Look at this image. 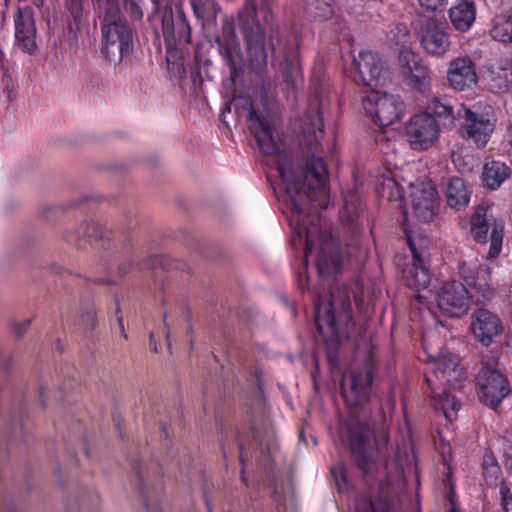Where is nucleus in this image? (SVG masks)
<instances>
[{"mask_svg": "<svg viewBox=\"0 0 512 512\" xmlns=\"http://www.w3.org/2000/svg\"><path fill=\"white\" fill-rule=\"evenodd\" d=\"M445 196L447 204L451 208L460 210L468 206L471 198V190L463 179L452 177L448 182Z\"/></svg>", "mask_w": 512, "mask_h": 512, "instance_id": "27", "label": "nucleus"}, {"mask_svg": "<svg viewBox=\"0 0 512 512\" xmlns=\"http://www.w3.org/2000/svg\"><path fill=\"white\" fill-rule=\"evenodd\" d=\"M248 120L259 150L264 155L275 157L276 169L285 185L292 212L291 245L298 250L305 235L304 265L307 266L309 257L315 254V264L320 276L338 272L341 268L339 249L330 232L322 229L319 216V212L326 208L329 179L324 160L315 154L324 137L321 114L317 112L312 119L311 127L303 129V144L307 149V157L299 173H296L293 167L291 154L275 139L274 129L268 117L258 113L251 106Z\"/></svg>", "mask_w": 512, "mask_h": 512, "instance_id": "1", "label": "nucleus"}, {"mask_svg": "<svg viewBox=\"0 0 512 512\" xmlns=\"http://www.w3.org/2000/svg\"><path fill=\"white\" fill-rule=\"evenodd\" d=\"M348 437L351 454L356 466L366 472L377 451L375 430L367 423L350 419L348 422Z\"/></svg>", "mask_w": 512, "mask_h": 512, "instance_id": "7", "label": "nucleus"}, {"mask_svg": "<svg viewBox=\"0 0 512 512\" xmlns=\"http://www.w3.org/2000/svg\"><path fill=\"white\" fill-rule=\"evenodd\" d=\"M104 53L113 63L130 58L134 50L133 31L127 22L118 16L106 15L102 25Z\"/></svg>", "mask_w": 512, "mask_h": 512, "instance_id": "5", "label": "nucleus"}, {"mask_svg": "<svg viewBox=\"0 0 512 512\" xmlns=\"http://www.w3.org/2000/svg\"><path fill=\"white\" fill-rule=\"evenodd\" d=\"M308 281H309V278H308V276H307V275H306V277H305V283H304V281H303V279H302V275H301V273H300V272L298 273V286H299V288H300L303 292H304V290H305L306 288H307V289H309Z\"/></svg>", "mask_w": 512, "mask_h": 512, "instance_id": "51", "label": "nucleus"}, {"mask_svg": "<svg viewBox=\"0 0 512 512\" xmlns=\"http://www.w3.org/2000/svg\"><path fill=\"white\" fill-rule=\"evenodd\" d=\"M460 107H465L463 104H452L447 98L432 97L425 104V110L430 115H434L440 119L450 120L451 123L461 119Z\"/></svg>", "mask_w": 512, "mask_h": 512, "instance_id": "26", "label": "nucleus"}, {"mask_svg": "<svg viewBox=\"0 0 512 512\" xmlns=\"http://www.w3.org/2000/svg\"><path fill=\"white\" fill-rule=\"evenodd\" d=\"M117 321H118V325H119V328H120V330H121V333H122L123 337H124L125 339H127V334L125 333V330H124L123 317H122L121 315H119V316L117 317Z\"/></svg>", "mask_w": 512, "mask_h": 512, "instance_id": "53", "label": "nucleus"}, {"mask_svg": "<svg viewBox=\"0 0 512 512\" xmlns=\"http://www.w3.org/2000/svg\"><path fill=\"white\" fill-rule=\"evenodd\" d=\"M483 476L484 479L489 486L497 485L499 478L501 476V468L500 466L491 467V468H483Z\"/></svg>", "mask_w": 512, "mask_h": 512, "instance_id": "44", "label": "nucleus"}, {"mask_svg": "<svg viewBox=\"0 0 512 512\" xmlns=\"http://www.w3.org/2000/svg\"><path fill=\"white\" fill-rule=\"evenodd\" d=\"M271 3L272 0H263L261 11L263 12V18L265 23H269L272 19V11H271Z\"/></svg>", "mask_w": 512, "mask_h": 512, "instance_id": "49", "label": "nucleus"}, {"mask_svg": "<svg viewBox=\"0 0 512 512\" xmlns=\"http://www.w3.org/2000/svg\"><path fill=\"white\" fill-rule=\"evenodd\" d=\"M471 301L475 302L474 295L458 281L445 283L436 294L438 308L450 317L465 315Z\"/></svg>", "mask_w": 512, "mask_h": 512, "instance_id": "14", "label": "nucleus"}, {"mask_svg": "<svg viewBox=\"0 0 512 512\" xmlns=\"http://www.w3.org/2000/svg\"><path fill=\"white\" fill-rule=\"evenodd\" d=\"M314 321L318 338L326 343L339 344L351 337L354 321L352 317L350 291L343 287L337 296L334 291L329 297L313 289Z\"/></svg>", "mask_w": 512, "mask_h": 512, "instance_id": "3", "label": "nucleus"}, {"mask_svg": "<svg viewBox=\"0 0 512 512\" xmlns=\"http://www.w3.org/2000/svg\"><path fill=\"white\" fill-rule=\"evenodd\" d=\"M382 194L387 195L390 201L402 202L405 198L404 188L391 177H383L382 181Z\"/></svg>", "mask_w": 512, "mask_h": 512, "instance_id": "37", "label": "nucleus"}, {"mask_svg": "<svg viewBox=\"0 0 512 512\" xmlns=\"http://www.w3.org/2000/svg\"><path fill=\"white\" fill-rule=\"evenodd\" d=\"M489 274L490 268L485 264L463 261L459 265V275L464 282L462 284L474 295L475 303L492 298L493 291L487 282Z\"/></svg>", "mask_w": 512, "mask_h": 512, "instance_id": "15", "label": "nucleus"}, {"mask_svg": "<svg viewBox=\"0 0 512 512\" xmlns=\"http://www.w3.org/2000/svg\"><path fill=\"white\" fill-rule=\"evenodd\" d=\"M449 85L457 91H465L476 85V65L469 57H458L450 61L447 71Z\"/></svg>", "mask_w": 512, "mask_h": 512, "instance_id": "21", "label": "nucleus"}, {"mask_svg": "<svg viewBox=\"0 0 512 512\" xmlns=\"http://www.w3.org/2000/svg\"><path fill=\"white\" fill-rule=\"evenodd\" d=\"M191 6H192V9H193V12H194L195 16L197 18H201L202 17V13H203V9L198 4L197 0H192L191 1Z\"/></svg>", "mask_w": 512, "mask_h": 512, "instance_id": "50", "label": "nucleus"}, {"mask_svg": "<svg viewBox=\"0 0 512 512\" xmlns=\"http://www.w3.org/2000/svg\"><path fill=\"white\" fill-rule=\"evenodd\" d=\"M461 119L458 121L461 134L475 143L478 148H483L488 143L494 129L495 118L488 111L476 113L467 107H460Z\"/></svg>", "mask_w": 512, "mask_h": 512, "instance_id": "11", "label": "nucleus"}, {"mask_svg": "<svg viewBox=\"0 0 512 512\" xmlns=\"http://www.w3.org/2000/svg\"><path fill=\"white\" fill-rule=\"evenodd\" d=\"M399 66L403 75L407 78L418 66L424 63L422 57L410 48L403 47L399 51Z\"/></svg>", "mask_w": 512, "mask_h": 512, "instance_id": "34", "label": "nucleus"}, {"mask_svg": "<svg viewBox=\"0 0 512 512\" xmlns=\"http://www.w3.org/2000/svg\"><path fill=\"white\" fill-rule=\"evenodd\" d=\"M422 344L427 363L424 376L430 389L433 405L451 422L452 417L460 409V403L448 391L462 386L466 378L465 372L455 354L443 348L433 353L426 346V340H423Z\"/></svg>", "mask_w": 512, "mask_h": 512, "instance_id": "2", "label": "nucleus"}, {"mask_svg": "<svg viewBox=\"0 0 512 512\" xmlns=\"http://www.w3.org/2000/svg\"><path fill=\"white\" fill-rule=\"evenodd\" d=\"M15 35L36 33L33 12L29 7L18 8L15 15Z\"/></svg>", "mask_w": 512, "mask_h": 512, "instance_id": "35", "label": "nucleus"}, {"mask_svg": "<svg viewBox=\"0 0 512 512\" xmlns=\"http://www.w3.org/2000/svg\"><path fill=\"white\" fill-rule=\"evenodd\" d=\"M158 260H159L158 256H152L147 260V262H145L144 266L145 267H154L156 265V263L158 262Z\"/></svg>", "mask_w": 512, "mask_h": 512, "instance_id": "52", "label": "nucleus"}, {"mask_svg": "<svg viewBox=\"0 0 512 512\" xmlns=\"http://www.w3.org/2000/svg\"><path fill=\"white\" fill-rule=\"evenodd\" d=\"M153 340H154V334L150 333V346L153 345Z\"/></svg>", "mask_w": 512, "mask_h": 512, "instance_id": "61", "label": "nucleus"}, {"mask_svg": "<svg viewBox=\"0 0 512 512\" xmlns=\"http://www.w3.org/2000/svg\"><path fill=\"white\" fill-rule=\"evenodd\" d=\"M116 304H117L116 314L118 315L120 313V306H119L118 299H116Z\"/></svg>", "mask_w": 512, "mask_h": 512, "instance_id": "60", "label": "nucleus"}, {"mask_svg": "<svg viewBox=\"0 0 512 512\" xmlns=\"http://www.w3.org/2000/svg\"><path fill=\"white\" fill-rule=\"evenodd\" d=\"M166 340H167L168 348L171 349V342H170V333H169V331L166 333Z\"/></svg>", "mask_w": 512, "mask_h": 512, "instance_id": "56", "label": "nucleus"}, {"mask_svg": "<svg viewBox=\"0 0 512 512\" xmlns=\"http://www.w3.org/2000/svg\"><path fill=\"white\" fill-rule=\"evenodd\" d=\"M490 35L497 41L512 43V8L494 16Z\"/></svg>", "mask_w": 512, "mask_h": 512, "instance_id": "28", "label": "nucleus"}, {"mask_svg": "<svg viewBox=\"0 0 512 512\" xmlns=\"http://www.w3.org/2000/svg\"><path fill=\"white\" fill-rule=\"evenodd\" d=\"M30 324H31V320L30 319H25V320H23L21 322L15 323V324H13V327H12L13 332L17 336L21 337L27 331V329L29 328Z\"/></svg>", "mask_w": 512, "mask_h": 512, "instance_id": "47", "label": "nucleus"}, {"mask_svg": "<svg viewBox=\"0 0 512 512\" xmlns=\"http://www.w3.org/2000/svg\"><path fill=\"white\" fill-rule=\"evenodd\" d=\"M219 52L223 58L225 66L229 69V76L233 83L243 73V54L239 43L235 38L226 40L224 42L218 41Z\"/></svg>", "mask_w": 512, "mask_h": 512, "instance_id": "23", "label": "nucleus"}, {"mask_svg": "<svg viewBox=\"0 0 512 512\" xmlns=\"http://www.w3.org/2000/svg\"><path fill=\"white\" fill-rule=\"evenodd\" d=\"M471 329L475 338L484 346H489L503 331L500 318L493 312L480 308L472 315Z\"/></svg>", "mask_w": 512, "mask_h": 512, "instance_id": "20", "label": "nucleus"}, {"mask_svg": "<svg viewBox=\"0 0 512 512\" xmlns=\"http://www.w3.org/2000/svg\"><path fill=\"white\" fill-rule=\"evenodd\" d=\"M508 142L509 144L511 145L512 147V124L510 125L509 129H508Z\"/></svg>", "mask_w": 512, "mask_h": 512, "instance_id": "54", "label": "nucleus"}, {"mask_svg": "<svg viewBox=\"0 0 512 512\" xmlns=\"http://www.w3.org/2000/svg\"><path fill=\"white\" fill-rule=\"evenodd\" d=\"M241 478H242L243 483H245V484H246L247 479H246V477L244 476V468H242V476H241Z\"/></svg>", "mask_w": 512, "mask_h": 512, "instance_id": "59", "label": "nucleus"}, {"mask_svg": "<svg viewBox=\"0 0 512 512\" xmlns=\"http://www.w3.org/2000/svg\"><path fill=\"white\" fill-rule=\"evenodd\" d=\"M470 233L477 243H486L490 238V247L487 253L488 258H495L499 255L503 243V224L492 216H487V209L479 205L470 221Z\"/></svg>", "mask_w": 512, "mask_h": 512, "instance_id": "9", "label": "nucleus"}, {"mask_svg": "<svg viewBox=\"0 0 512 512\" xmlns=\"http://www.w3.org/2000/svg\"><path fill=\"white\" fill-rule=\"evenodd\" d=\"M373 371V361L366 359L361 365L351 367L350 371L344 374L341 391L348 405L358 406L366 401L373 381Z\"/></svg>", "mask_w": 512, "mask_h": 512, "instance_id": "8", "label": "nucleus"}, {"mask_svg": "<svg viewBox=\"0 0 512 512\" xmlns=\"http://www.w3.org/2000/svg\"><path fill=\"white\" fill-rule=\"evenodd\" d=\"M399 66L403 75L407 78L418 66L424 63L422 57L410 48L403 47L399 51Z\"/></svg>", "mask_w": 512, "mask_h": 512, "instance_id": "32", "label": "nucleus"}, {"mask_svg": "<svg viewBox=\"0 0 512 512\" xmlns=\"http://www.w3.org/2000/svg\"><path fill=\"white\" fill-rule=\"evenodd\" d=\"M16 45L23 51L30 55L34 54L37 50L36 33L15 35Z\"/></svg>", "mask_w": 512, "mask_h": 512, "instance_id": "40", "label": "nucleus"}, {"mask_svg": "<svg viewBox=\"0 0 512 512\" xmlns=\"http://www.w3.org/2000/svg\"><path fill=\"white\" fill-rule=\"evenodd\" d=\"M71 1V15L74 18V21L77 23L81 20L82 16V2L81 0H70ZM68 5V0H66V6Z\"/></svg>", "mask_w": 512, "mask_h": 512, "instance_id": "46", "label": "nucleus"}, {"mask_svg": "<svg viewBox=\"0 0 512 512\" xmlns=\"http://www.w3.org/2000/svg\"><path fill=\"white\" fill-rule=\"evenodd\" d=\"M403 215H404V217H405V218L407 217V212H406V210H403Z\"/></svg>", "mask_w": 512, "mask_h": 512, "instance_id": "64", "label": "nucleus"}, {"mask_svg": "<svg viewBox=\"0 0 512 512\" xmlns=\"http://www.w3.org/2000/svg\"><path fill=\"white\" fill-rule=\"evenodd\" d=\"M238 23L244 37L249 65L256 74L261 75L267 68L268 48L265 29L257 17V0H245L238 13Z\"/></svg>", "mask_w": 512, "mask_h": 512, "instance_id": "4", "label": "nucleus"}, {"mask_svg": "<svg viewBox=\"0 0 512 512\" xmlns=\"http://www.w3.org/2000/svg\"><path fill=\"white\" fill-rule=\"evenodd\" d=\"M499 466L496 457L491 451H486L483 456L482 468H491Z\"/></svg>", "mask_w": 512, "mask_h": 512, "instance_id": "48", "label": "nucleus"}, {"mask_svg": "<svg viewBox=\"0 0 512 512\" xmlns=\"http://www.w3.org/2000/svg\"><path fill=\"white\" fill-rule=\"evenodd\" d=\"M356 512H376L372 501L368 498L358 499L355 503ZM389 512V511H384Z\"/></svg>", "mask_w": 512, "mask_h": 512, "instance_id": "45", "label": "nucleus"}, {"mask_svg": "<svg viewBox=\"0 0 512 512\" xmlns=\"http://www.w3.org/2000/svg\"><path fill=\"white\" fill-rule=\"evenodd\" d=\"M499 493L503 510L505 512H512V492L510 484L506 481H501Z\"/></svg>", "mask_w": 512, "mask_h": 512, "instance_id": "42", "label": "nucleus"}, {"mask_svg": "<svg viewBox=\"0 0 512 512\" xmlns=\"http://www.w3.org/2000/svg\"><path fill=\"white\" fill-rule=\"evenodd\" d=\"M79 325L85 332H91L96 328L97 316L93 302L89 301L83 305Z\"/></svg>", "mask_w": 512, "mask_h": 512, "instance_id": "38", "label": "nucleus"}, {"mask_svg": "<svg viewBox=\"0 0 512 512\" xmlns=\"http://www.w3.org/2000/svg\"><path fill=\"white\" fill-rule=\"evenodd\" d=\"M405 135L415 149L426 150L433 146L440 136V125L428 112H419L405 124Z\"/></svg>", "mask_w": 512, "mask_h": 512, "instance_id": "12", "label": "nucleus"}, {"mask_svg": "<svg viewBox=\"0 0 512 512\" xmlns=\"http://www.w3.org/2000/svg\"><path fill=\"white\" fill-rule=\"evenodd\" d=\"M330 471L339 490L345 488L348 485V475L344 464L338 463L332 466Z\"/></svg>", "mask_w": 512, "mask_h": 512, "instance_id": "41", "label": "nucleus"}, {"mask_svg": "<svg viewBox=\"0 0 512 512\" xmlns=\"http://www.w3.org/2000/svg\"><path fill=\"white\" fill-rule=\"evenodd\" d=\"M399 66L403 75L407 78L418 66L424 63L422 57L410 48L403 47L399 51Z\"/></svg>", "mask_w": 512, "mask_h": 512, "instance_id": "33", "label": "nucleus"}, {"mask_svg": "<svg viewBox=\"0 0 512 512\" xmlns=\"http://www.w3.org/2000/svg\"><path fill=\"white\" fill-rule=\"evenodd\" d=\"M407 234V242L412 253V265L407 270H404V278L406 284L415 289L416 291H420L421 289H425L428 287L430 283V271L427 267L424 266L423 260L421 258L420 252L416 249L414 241L410 234Z\"/></svg>", "mask_w": 512, "mask_h": 512, "instance_id": "22", "label": "nucleus"}, {"mask_svg": "<svg viewBox=\"0 0 512 512\" xmlns=\"http://www.w3.org/2000/svg\"><path fill=\"white\" fill-rule=\"evenodd\" d=\"M510 176V168L503 162L486 163L483 170V182L490 189H497Z\"/></svg>", "mask_w": 512, "mask_h": 512, "instance_id": "30", "label": "nucleus"}, {"mask_svg": "<svg viewBox=\"0 0 512 512\" xmlns=\"http://www.w3.org/2000/svg\"><path fill=\"white\" fill-rule=\"evenodd\" d=\"M349 210V205H348V202L346 201L345 202V208H344V211L342 213V217L344 218L345 217V213Z\"/></svg>", "mask_w": 512, "mask_h": 512, "instance_id": "57", "label": "nucleus"}, {"mask_svg": "<svg viewBox=\"0 0 512 512\" xmlns=\"http://www.w3.org/2000/svg\"><path fill=\"white\" fill-rule=\"evenodd\" d=\"M423 49L431 56H443L450 49V37L445 24L436 20H428L419 30Z\"/></svg>", "mask_w": 512, "mask_h": 512, "instance_id": "18", "label": "nucleus"}, {"mask_svg": "<svg viewBox=\"0 0 512 512\" xmlns=\"http://www.w3.org/2000/svg\"><path fill=\"white\" fill-rule=\"evenodd\" d=\"M413 213L419 221L433 220L439 207L440 198L431 181L410 184Z\"/></svg>", "mask_w": 512, "mask_h": 512, "instance_id": "16", "label": "nucleus"}, {"mask_svg": "<svg viewBox=\"0 0 512 512\" xmlns=\"http://www.w3.org/2000/svg\"><path fill=\"white\" fill-rule=\"evenodd\" d=\"M476 379L481 402L491 408H496L511 392L510 385L505 376L488 365L480 369Z\"/></svg>", "mask_w": 512, "mask_h": 512, "instance_id": "13", "label": "nucleus"}, {"mask_svg": "<svg viewBox=\"0 0 512 512\" xmlns=\"http://www.w3.org/2000/svg\"><path fill=\"white\" fill-rule=\"evenodd\" d=\"M489 85L496 93L507 91L512 85V63L493 66L489 73Z\"/></svg>", "mask_w": 512, "mask_h": 512, "instance_id": "29", "label": "nucleus"}, {"mask_svg": "<svg viewBox=\"0 0 512 512\" xmlns=\"http://www.w3.org/2000/svg\"><path fill=\"white\" fill-rule=\"evenodd\" d=\"M77 234L80 238L89 239H102L105 237L104 228L93 221H86L82 223L77 230Z\"/></svg>", "mask_w": 512, "mask_h": 512, "instance_id": "39", "label": "nucleus"}, {"mask_svg": "<svg viewBox=\"0 0 512 512\" xmlns=\"http://www.w3.org/2000/svg\"><path fill=\"white\" fill-rule=\"evenodd\" d=\"M309 15L318 20H326L333 14L334 0H305Z\"/></svg>", "mask_w": 512, "mask_h": 512, "instance_id": "36", "label": "nucleus"}, {"mask_svg": "<svg viewBox=\"0 0 512 512\" xmlns=\"http://www.w3.org/2000/svg\"><path fill=\"white\" fill-rule=\"evenodd\" d=\"M155 9H159L162 0H150Z\"/></svg>", "mask_w": 512, "mask_h": 512, "instance_id": "55", "label": "nucleus"}, {"mask_svg": "<svg viewBox=\"0 0 512 512\" xmlns=\"http://www.w3.org/2000/svg\"><path fill=\"white\" fill-rule=\"evenodd\" d=\"M351 75L355 83L373 89L385 84L389 71L378 53L365 50L354 57Z\"/></svg>", "mask_w": 512, "mask_h": 512, "instance_id": "10", "label": "nucleus"}, {"mask_svg": "<svg viewBox=\"0 0 512 512\" xmlns=\"http://www.w3.org/2000/svg\"><path fill=\"white\" fill-rule=\"evenodd\" d=\"M163 36L168 50L180 44L191 43V26L185 12L178 8L175 17L172 12L162 20Z\"/></svg>", "mask_w": 512, "mask_h": 512, "instance_id": "19", "label": "nucleus"}, {"mask_svg": "<svg viewBox=\"0 0 512 512\" xmlns=\"http://www.w3.org/2000/svg\"><path fill=\"white\" fill-rule=\"evenodd\" d=\"M420 7L428 12H437L444 9L448 0H418Z\"/></svg>", "mask_w": 512, "mask_h": 512, "instance_id": "43", "label": "nucleus"}, {"mask_svg": "<svg viewBox=\"0 0 512 512\" xmlns=\"http://www.w3.org/2000/svg\"><path fill=\"white\" fill-rule=\"evenodd\" d=\"M365 114L380 127L399 121L405 112V104L399 96L381 93L374 88L362 97Z\"/></svg>", "mask_w": 512, "mask_h": 512, "instance_id": "6", "label": "nucleus"}, {"mask_svg": "<svg viewBox=\"0 0 512 512\" xmlns=\"http://www.w3.org/2000/svg\"><path fill=\"white\" fill-rule=\"evenodd\" d=\"M406 79L410 87L420 93H425L431 89L432 72L425 62L418 66Z\"/></svg>", "mask_w": 512, "mask_h": 512, "instance_id": "31", "label": "nucleus"}, {"mask_svg": "<svg viewBox=\"0 0 512 512\" xmlns=\"http://www.w3.org/2000/svg\"><path fill=\"white\" fill-rule=\"evenodd\" d=\"M132 467L139 480V490L142 494L145 508L148 512H160V498L164 493L162 483H159L152 492L148 491L146 487V471L144 466L140 462H135Z\"/></svg>", "mask_w": 512, "mask_h": 512, "instance_id": "25", "label": "nucleus"}, {"mask_svg": "<svg viewBox=\"0 0 512 512\" xmlns=\"http://www.w3.org/2000/svg\"><path fill=\"white\" fill-rule=\"evenodd\" d=\"M449 18L456 30L460 32L468 31L476 18L474 2L470 0H458L449 10Z\"/></svg>", "mask_w": 512, "mask_h": 512, "instance_id": "24", "label": "nucleus"}, {"mask_svg": "<svg viewBox=\"0 0 512 512\" xmlns=\"http://www.w3.org/2000/svg\"><path fill=\"white\" fill-rule=\"evenodd\" d=\"M271 63L281 70L283 80L288 85L294 84V76L298 73L297 57L294 51H289L283 42L278 29H272L269 37Z\"/></svg>", "mask_w": 512, "mask_h": 512, "instance_id": "17", "label": "nucleus"}, {"mask_svg": "<svg viewBox=\"0 0 512 512\" xmlns=\"http://www.w3.org/2000/svg\"><path fill=\"white\" fill-rule=\"evenodd\" d=\"M450 512H458L456 507L452 506L451 509H450Z\"/></svg>", "mask_w": 512, "mask_h": 512, "instance_id": "63", "label": "nucleus"}, {"mask_svg": "<svg viewBox=\"0 0 512 512\" xmlns=\"http://www.w3.org/2000/svg\"><path fill=\"white\" fill-rule=\"evenodd\" d=\"M206 505H207V510H208V512H212V507H211V505H210L208 502L206 503Z\"/></svg>", "mask_w": 512, "mask_h": 512, "instance_id": "62", "label": "nucleus"}, {"mask_svg": "<svg viewBox=\"0 0 512 512\" xmlns=\"http://www.w3.org/2000/svg\"><path fill=\"white\" fill-rule=\"evenodd\" d=\"M239 450H240V461L241 463L243 464L244 463V459H243V449L241 446H239Z\"/></svg>", "mask_w": 512, "mask_h": 512, "instance_id": "58", "label": "nucleus"}]
</instances>
